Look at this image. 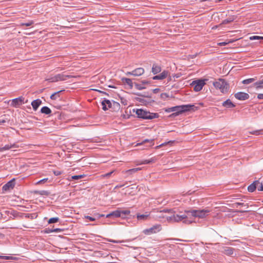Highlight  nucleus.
I'll use <instances>...</instances> for the list:
<instances>
[{"mask_svg": "<svg viewBox=\"0 0 263 263\" xmlns=\"http://www.w3.org/2000/svg\"><path fill=\"white\" fill-rule=\"evenodd\" d=\"M126 76H131V75H132V76H133V71H129V72H127L126 73Z\"/></svg>", "mask_w": 263, "mask_h": 263, "instance_id": "774afa93", "label": "nucleus"}, {"mask_svg": "<svg viewBox=\"0 0 263 263\" xmlns=\"http://www.w3.org/2000/svg\"><path fill=\"white\" fill-rule=\"evenodd\" d=\"M6 120H4V119H2V120H0V125H3L4 123H5L6 122Z\"/></svg>", "mask_w": 263, "mask_h": 263, "instance_id": "338daca9", "label": "nucleus"}, {"mask_svg": "<svg viewBox=\"0 0 263 263\" xmlns=\"http://www.w3.org/2000/svg\"><path fill=\"white\" fill-rule=\"evenodd\" d=\"M155 160V159L154 158H152L151 159H150L149 160H142L141 162V164H149V163L154 162Z\"/></svg>", "mask_w": 263, "mask_h": 263, "instance_id": "2f4dec72", "label": "nucleus"}, {"mask_svg": "<svg viewBox=\"0 0 263 263\" xmlns=\"http://www.w3.org/2000/svg\"><path fill=\"white\" fill-rule=\"evenodd\" d=\"M141 169L140 168H132V169H129L127 171H126V173L129 174H132L133 173H135L137 172H138V171L140 170Z\"/></svg>", "mask_w": 263, "mask_h": 263, "instance_id": "58836bf2", "label": "nucleus"}, {"mask_svg": "<svg viewBox=\"0 0 263 263\" xmlns=\"http://www.w3.org/2000/svg\"><path fill=\"white\" fill-rule=\"evenodd\" d=\"M141 83L142 85L148 84L151 83V82L147 80H143L141 81Z\"/></svg>", "mask_w": 263, "mask_h": 263, "instance_id": "13d9d810", "label": "nucleus"}, {"mask_svg": "<svg viewBox=\"0 0 263 263\" xmlns=\"http://www.w3.org/2000/svg\"><path fill=\"white\" fill-rule=\"evenodd\" d=\"M206 81H207L206 79H198L195 80L192 82L191 85L193 87V89L195 91L198 92L200 91L206 84Z\"/></svg>", "mask_w": 263, "mask_h": 263, "instance_id": "39448f33", "label": "nucleus"}, {"mask_svg": "<svg viewBox=\"0 0 263 263\" xmlns=\"http://www.w3.org/2000/svg\"><path fill=\"white\" fill-rule=\"evenodd\" d=\"M48 180V178H44V179H43L41 180H39V181H37L36 183V184H43V183H45V182H47V181Z\"/></svg>", "mask_w": 263, "mask_h": 263, "instance_id": "37998d69", "label": "nucleus"}, {"mask_svg": "<svg viewBox=\"0 0 263 263\" xmlns=\"http://www.w3.org/2000/svg\"><path fill=\"white\" fill-rule=\"evenodd\" d=\"M84 175H74L71 176L72 180H79L84 178Z\"/></svg>", "mask_w": 263, "mask_h": 263, "instance_id": "ea45409f", "label": "nucleus"}, {"mask_svg": "<svg viewBox=\"0 0 263 263\" xmlns=\"http://www.w3.org/2000/svg\"><path fill=\"white\" fill-rule=\"evenodd\" d=\"M134 95L136 96H138L139 97H143L146 98H151V96L149 95L148 92H144V94H142L141 93H134Z\"/></svg>", "mask_w": 263, "mask_h": 263, "instance_id": "4c0bfd02", "label": "nucleus"}, {"mask_svg": "<svg viewBox=\"0 0 263 263\" xmlns=\"http://www.w3.org/2000/svg\"><path fill=\"white\" fill-rule=\"evenodd\" d=\"M253 85L256 89L263 88V79L254 83Z\"/></svg>", "mask_w": 263, "mask_h": 263, "instance_id": "b1692460", "label": "nucleus"}, {"mask_svg": "<svg viewBox=\"0 0 263 263\" xmlns=\"http://www.w3.org/2000/svg\"><path fill=\"white\" fill-rule=\"evenodd\" d=\"M185 213H191V214H202L210 212V210L208 209H202V210H192L191 211H185Z\"/></svg>", "mask_w": 263, "mask_h": 263, "instance_id": "ddd939ff", "label": "nucleus"}, {"mask_svg": "<svg viewBox=\"0 0 263 263\" xmlns=\"http://www.w3.org/2000/svg\"><path fill=\"white\" fill-rule=\"evenodd\" d=\"M0 258L4 259H9L10 258L9 256H1L0 255Z\"/></svg>", "mask_w": 263, "mask_h": 263, "instance_id": "e2e57ef3", "label": "nucleus"}, {"mask_svg": "<svg viewBox=\"0 0 263 263\" xmlns=\"http://www.w3.org/2000/svg\"><path fill=\"white\" fill-rule=\"evenodd\" d=\"M33 24V22L32 21H31L29 22L28 23H22L21 24V26H30Z\"/></svg>", "mask_w": 263, "mask_h": 263, "instance_id": "49530a36", "label": "nucleus"}, {"mask_svg": "<svg viewBox=\"0 0 263 263\" xmlns=\"http://www.w3.org/2000/svg\"><path fill=\"white\" fill-rule=\"evenodd\" d=\"M250 133L252 135H255L256 136H258L260 135L263 134V129L256 130H253L252 132H250Z\"/></svg>", "mask_w": 263, "mask_h": 263, "instance_id": "473e14b6", "label": "nucleus"}, {"mask_svg": "<svg viewBox=\"0 0 263 263\" xmlns=\"http://www.w3.org/2000/svg\"><path fill=\"white\" fill-rule=\"evenodd\" d=\"M258 183H260L259 180L254 181L252 184H251L248 187V190L250 192H253L257 187Z\"/></svg>", "mask_w": 263, "mask_h": 263, "instance_id": "4468645a", "label": "nucleus"}, {"mask_svg": "<svg viewBox=\"0 0 263 263\" xmlns=\"http://www.w3.org/2000/svg\"><path fill=\"white\" fill-rule=\"evenodd\" d=\"M166 144H167V143H162V144H160V145H159L158 146H157L155 148L156 149L160 148V147H162L163 146L165 145Z\"/></svg>", "mask_w": 263, "mask_h": 263, "instance_id": "0e129e2a", "label": "nucleus"}, {"mask_svg": "<svg viewBox=\"0 0 263 263\" xmlns=\"http://www.w3.org/2000/svg\"><path fill=\"white\" fill-rule=\"evenodd\" d=\"M58 81H65L67 79L75 78V76L69 74H64V73H59L57 74Z\"/></svg>", "mask_w": 263, "mask_h": 263, "instance_id": "9b49d317", "label": "nucleus"}, {"mask_svg": "<svg viewBox=\"0 0 263 263\" xmlns=\"http://www.w3.org/2000/svg\"><path fill=\"white\" fill-rule=\"evenodd\" d=\"M59 220V218L58 217H52V218H50L48 220V223L49 224L54 223L58 222Z\"/></svg>", "mask_w": 263, "mask_h": 263, "instance_id": "c9c22d12", "label": "nucleus"}, {"mask_svg": "<svg viewBox=\"0 0 263 263\" xmlns=\"http://www.w3.org/2000/svg\"><path fill=\"white\" fill-rule=\"evenodd\" d=\"M222 106L227 108H233L235 107V105L230 99H227L226 101H224L222 103Z\"/></svg>", "mask_w": 263, "mask_h": 263, "instance_id": "412c9836", "label": "nucleus"}, {"mask_svg": "<svg viewBox=\"0 0 263 263\" xmlns=\"http://www.w3.org/2000/svg\"><path fill=\"white\" fill-rule=\"evenodd\" d=\"M235 18L236 17L234 15L229 16L228 18L224 20L222 22L221 24L225 25L229 24L234 21Z\"/></svg>", "mask_w": 263, "mask_h": 263, "instance_id": "bb28decb", "label": "nucleus"}, {"mask_svg": "<svg viewBox=\"0 0 263 263\" xmlns=\"http://www.w3.org/2000/svg\"><path fill=\"white\" fill-rule=\"evenodd\" d=\"M63 230H64L63 229H60V228L53 229V232H55V233L62 232L63 231Z\"/></svg>", "mask_w": 263, "mask_h": 263, "instance_id": "5fc2aeb1", "label": "nucleus"}, {"mask_svg": "<svg viewBox=\"0 0 263 263\" xmlns=\"http://www.w3.org/2000/svg\"><path fill=\"white\" fill-rule=\"evenodd\" d=\"M136 99L137 101H138V102H139L141 103L146 104L147 103V101L144 99H143L141 98H136Z\"/></svg>", "mask_w": 263, "mask_h": 263, "instance_id": "c03bdc74", "label": "nucleus"}, {"mask_svg": "<svg viewBox=\"0 0 263 263\" xmlns=\"http://www.w3.org/2000/svg\"><path fill=\"white\" fill-rule=\"evenodd\" d=\"M101 104H102V109L104 110V111H106L108 109V108L107 107V105H106V102H104V100L101 102Z\"/></svg>", "mask_w": 263, "mask_h": 263, "instance_id": "a18cd8bd", "label": "nucleus"}, {"mask_svg": "<svg viewBox=\"0 0 263 263\" xmlns=\"http://www.w3.org/2000/svg\"><path fill=\"white\" fill-rule=\"evenodd\" d=\"M15 184V179L13 178V179L8 181L3 186L2 190L3 192H6L12 190L14 188Z\"/></svg>", "mask_w": 263, "mask_h": 263, "instance_id": "1a4fd4ad", "label": "nucleus"}, {"mask_svg": "<svg viewBox=\"0 0 263 263\" xmlns=\"http://www.w3.org/2000/svg\"><path fill=\"white\" fill-rule=\"evenodd\" d=\"M104 102H106L108 109L112 108V103H111L109 100L105 99Z\"/></svg>", "mask_w": 263, "mask_h": 263, "instance_id": "79ce46f5", "label": "nucleus"}, {"mask_svg": "<svg viewBox=\"0 0 263 263\" xmlns=\"http://www.w3.org/2000/svg\"><path fill=\"white\" fill-rule=\"evenodd\" d=\"M41 112L45 115H49L51 112V109L47 106H44L41 109Z\"/></svg>", "mask_w": 263, "mask_h": 263, "instance_id": "c85d7f7f", "label": "nucleus"}, {"mask_svg": "<svg viewBox=\"0 0 263 263\" xmlns=\"http://www.w3.org/2000/svg\"><path fill=\"white\" fill-rule=\"evenodd\" d=\"M130 211L129 210H121L120 208H118V210L111 212L109 214H130Z\"/></svg>", "mask_w": 263, "mask_h": 263, "instance_id": "4be33fe9", "label": "nucleus"}, {"mask_svg": "<svg viewBox=\"0 0 263 263\" xmlns=\"http://www.w3.org/2000/svg\"><path fill=\"white\" fill-rule=\"evenodd\" d=\"M44 232L47 234L53 233V229L46 228L44 230Z\"/></svg>", "mask_w": 263, "mask_h": 263, "instance_id": "de8ad7c7", "label": "nucleus"}, {"mask_svg": "<svg viewBox=\"0 0 263 263\" xmlns=\"http://www.w3.org/2000/svg\"><path fill=\"white\" fill-rule=\"evenodd\" d=\"M250 40H260L261 39V37L260 36H252L250 37Z\"/></svg>", "mask_w": 263, "mask_h": 263, "instance_id": "3c124183", "label": "nucleus"}, {"mask_svg": "<svg viewBox=\"0 0 263 263\" xmlns=\"http://www.w3.org/2000/svg\"><path fill=\"white\" fill-rule=\"evenodd\" d=\"M18 146L15 144H7V145H5L4 147H2L1 148V149L2 151H6V150H8L11 148H17Z\"/></svg>", "mask_w": 263, "mask_h": 263, "instance_id": "cd10ccee", "label": "nucleus"}, {"mask_svg": "<svg viewBox=\"0 0 263 263\" xmlns=\"http://www.w3.org/2000/svg\"><path fill=\"white\" fill-rule=\"evenodd\" d=\"M25 98L21 96L12 100L11 106L15 108L19 107L21 105L24 103Z\"/></svg>", "mask_w": 263, "mask_h": 263, "instance_id": "0eeeda50", "label": "nucleus"}, {"mask_svg": "<svg viewBox=\"0 0 263 263\" xmlns=\"http://www.w3.org/2000/svg\"><path fill=\"white\" fill-rule=\"evenodd\" d=\"M37 215H32V214L26 215V217H28V218H31V219H34V218H36Z\"/></svg>", "mask_w": 263, "mask_h": 263, "instance_id": "864d4df0", "label": "nucleus"}, {"mask_svg": "<svg viewBox=\"0 0 263 263\" xmlns=\"http://www.w3.org/2000/svg\"><path fill=\"white\" fill-rule=\"evenodd\" d=\"M195 108L196 109L197 108L194 105H183L179 106H176L173 107V112L174 113L172 114L169 116V117H175L178 116L180 114H181L183 112L190 111V110H195Z\"/></svg>", "mask_w": 263, "mask_h": 263, "instance_id": "f03ea898", "label": "nucleus"}, {"mask_svg": "<svg viewBox=\"0 0 263 263\" xmlns=\"http://www.w3.org/2000/svg\"><path fill=\"white\" fill-rule=\"evenodd\" d=\"M146 143H149V146H152L154 145V142L153 139L149 140V139H145L143 140L142 142L140 143H138L136 145V146L143 145Z\"/></svg>", "mask_w": 263, "mask_h": 263, "instance_id": "5701e85b", "label": "nucleus"}, {"mask_svg": "<svg viewBox=\"0 0 263 263\" xmlns=\"http://www.w3.org/2000/svg\"><path fill=\"white\" fill-rule=\"evenodd\" d=\"M157 212H164V213H176L177 212L176 209H166L164 208L162 210H161L160 211H157Z\"/></svg>", "mask_w": 263, "mask_h": 263, "instance_id": "a878e982", "label": "nucleus"}, {"mask_svg": "<svg viewBox=\"0 0 263 263\" xmlns=\"http://www.w3.org/2000/svg\"><path fill=\"white\" fill-rule=\"evenodd\" d=\"M161 71V67L156 64H154L152 68V72L154 74H156Z\"/></svg>", "mask_w": 263, "mask_h": 263, "instance_id": "6ab92c4d", "label": "nucleus"}, {"mask_svg": "<svg viewBox=\"0 0 263 263\" xmlns=\"http://www.w3.org/2000/svg\"><path fill=\"white\" fill-rule=\"evenodd\" d=\"M85 217L86 218H87V219H89L90 221H93L96 219V218L95 217H90L89 216H85Z\"/></svg>", "mask_w": 263, "mask_h": 263, "instance_id": "6e6d98bb", "label": "nucleus"}, {"mask_svg": "<svg viewBox=\"0 0 263 263\" xmlns=\"http://www.w3.org/2000/svg\"><path fill=\"white\" fill-rule=\"evenodd\" d=\"M206 215H171L165 216L161 215L159 217V220L163 223H174L180 221L189 224L193 222L200 223L206 218Z\"/></svg>", "mask_w": 263, "mask_h": 263, "instance_id": "f257e3e1", "label": "nucleus"}, {"mask_svg": "<svg viewBox=\"0 0 263 263\" xmlns=\"http://www.w3.org/2000/svg\"><path fill=\"white\" fill-rule=\"evenodd\" d=\"M42 101L40 99H36L31 102V105L34 110L36 111L39 108V106L41 104Z\"/></svg>", "mask_w": 263, "mask_h": 263, "instance_id": "f3484780", "label": "nucleus"}, {"mask_svg": "<svg viewBox=\"0 0 263 263\" xmlns=\"http://www.w3.org/2000/svg\"><path fill=\"white\" fill-rule=\"evenodd\" d=\"M160 91L159 88H155L153 89V92L154 93H157Z\"/></svg>", "mask_w": 263, "mask_h": 263, "instance_id": "680f3d73", "label": "nucleus"}, {"mask_svg": "<svg viewBox=\"0 0 263 263\" xmlns=\"http://www.w3.org/2000/svg\"><path fill=\"white\" fill-rule=\"evenodd\" d=\"M106 215V218H110L112 220H116L117 218H121L122 219H128L129 217H126L127 215H99L98 218L103 217ZM131 216V215H127Z\"/></svg>", "mask_w": 263, "mask_h": 263, "instance_id": "6e6552de", "label": "nucleus"}, {"mask_svg": "<svg viewBox=\"0 0 263 263\" xmlns=\"http://www.w3.org/2000/svg\"><path fill=\"white\" fill-rule=\"evenodd\" d=\"M168 73H169V72L168 71L164 70L160 74L155 76H154L153 77V79L154 80H163L167 77Z\"/></svg>", "mask_w": 263, "mask_h": 263, "instance_id": "f8f14e48", "label": "nucleus"}, {"mask_svg": "<svg viewBox=\"0 0 263 263\" xmlns=\"http://www.w3.org/2000/svg\"><path fill=\"white\" fill-rule=\"evenodd\" d=\"M257 78H249L246 80H244L242 81V83L243 84H249L252 83H253L255 82V80H256Z\"/></svg>", "mask_w": 263, "mask_h": 263, "instance_id": "c756f323", "label": "nucleus"}, {"mask_svg": "<svg viewBox=\"0 0 263 263\" xmlns=\"http://www.w3.org/2000/svg\"><path fill=\"white\" fill-rule=\"evenodd\" d=\"M258 191H263V184L262 182H260V183H258V185L257 187Z\"/></svg>", "mask_w": 263, "mask_h": 263, "instance_id": "09e8293b", "label": "nucleus"}, {"mask_svg": "<svg viewBox=\"0 0 263 263\" xmlns=\"http://www.w3.org/2000/svg\"><path fill=\"white\" fill-rule=\"evenodd\" d=\"M144 72V69L143 68H137L133 70V76H140Z\"/></svg>", "mask_w": 263, "mask_h": 263, "instance_id": "2eb2a0df", "label": "nucleus"}, {"mask_svg": "<svg viewBox=\"0 0 263 263\" xmlns=\"http://www.w3.org/2000/svg\"><path fill=\"white\" fill-rule=\"evenodd\" d=\"M135 87L136 89L138 90H142L145 89V87L143 86V85L141 84H138L137 83H134Z\"/></svg>", "mask_w": 263, "mask_h": 263, "instance_id": "e433bc0d", "label": "nucleus"}, {"mask_svg": "<svg viewBox=\"0 0 263 263\" xmlns=\"http://www.w3.org/2000/svg\"><path fill=\"white\" fill-rule=\"evenodd\" d=\"M163 109L164 110V111L165 112H173V110H174L173 109V107H170V108H164Z\"/></svg>", "mask_w": 263, "mask_h": 263, "instance_id": "603ef678", "label": "nucleus"}, {"mask_svg": "<svg viewBox=\"0 0 263 263\" xmlns=\"http://www.w3.org/2000/svg\"><path fill=\"white\" fill-rule=\"evenodd\" d=\"M47 81H48L49 82H58L57 74L53 77H51L49 78L46 79L45 80Z\"/></svg>", "mask_w": 263, "mask_h": 263, "instance_id": "f704fd0d", "label": "nucleus"}, {"mask_svg": "<svg viewBox=\"0 0 263 263\" xmlns=\"http://www.w3.org/2000/svg\"><path fill=\"white\" fill-rule=\"evenodd\" d=\"M64 90H65L63 89V90H60V91H58L57 92L53 93L52 95H51L50 99L53 100H55L60 98V93L61 92L64 91Z\"/></svg>", "mask_w": 263, "mask_h": 263, "instance_id": "393cba45", "label": "nucleus"}, {"mask_svg": "<svg viewBox=\"0 0 263 263\" xmlns=\"http://www.w3.org/2000/svg\"><path fill=\"white\" fill-rule=\"evenodd\" d=\"M213 85L223 93L228 92L229 89V84L224 79H219L217 81L213 82Z\"/></svg>", "mask_w": 263, "mask_h": 263, "instance_id": "20e7f679", "label": "nucleus"}, {"mask_svg": "<svg viewBox=\"0 0 263 263\" xmlns=\"http://www.w3.org/2000/svg\"><path fill=\"white\" fill-rule=\"evenodd\" d=\"M223 249L222 252L226 255L230 256L233 254L234 249L229 247H224Z\"/></svg>", "mask_w": 263, "mask_h": 263, "instance_id": "dca6fc26", "label": "nucleus"}, {"mask_svg": "<svg viewBox=\"0 0 263 263\" xmlns=\"http://www.w3.org/2000/svg\"><path fill=\"white\" fill-rule=\"evenodd\" d=\"M135 112L138 118L144 120H152L159 117L158 113L150 112L142 109H136Z\"/></svg>", "mask_w": 263, "mask_h": 263, "instance_id": "7ed1b4c3", "label": "nucleus"}, {"mask_svg": "<svg viewBox=\"0 0 263 263\" xmlns=\"http://www.w3.org/2000/svg\"><path fill=\"white\" fill-rule=\"evenodd\" d=\"M113 172H114L113 171H111V172H110L109 173H108L105 174L104 176L105 177H109V176H110L111 175V174L113 173Z\"/></svg>", "mask_w": 263, "mask_h": 263, "instance_id": "69168bd1", "label": "nucleus"}, {"mask_svg": "<svg viewBox=\"0 0 263 263\" xmlns=\"http://www.w3.org/2000/svg\"><path fill=\"white\" fill-rule=\"evenodd\" d=\"M121 81L122 83H123L124 84H127L129 86V88L132 89L133 87V83L132 82V79L126 78H122L121 79Z\"/></svg>", "mask_w": 263, "mask_h": 263, "instance_id": "a211bd4d", "label": "nucleus"}, {"mask_svg": "<svg viewBox=\"0 0 263 263\" xmlns=\"http://www.w3.org/2000/svg\"><path fill=\"white\" fill-rule=\"evenodd\" d=\"M168 97V95L166 93H162L160 95V98L163 99H165Z\"/></svg>", "mask_w": 263, "mask_h": 263, "instance_id": "8fccbe9b", "label": "nucleus"}, {"mask_svg": "<svg viewBox=\"0 0 263 263\" xmlns=\"http://www.w3.org/2000/svg\"><path fill=\"white\" fill-rule=\"evenodd\" d=\"M32 193L34 194H39L42 196H49L50 194V192L48 191L42 190V191H33Z\"/></svg>", "mask_w": 263, "mask_h": 263, "instance_id": "aec40b11", "label": "nucleus"}, {"mask_svg": "<svg viewBox=\"0 0 263 263\" xmlns=\"http://www.w3.org/2000/svg\"><path fill=\"white\" fill-rule=\"evenodd\" d=\"M53 174L55 175V176H59L62 173L61 171H53Z\"/></svg>", "mask_w": 263, "mask_h": 263, "instance_id": "4d7b16f0", "label": "nucleus"}, {"mask_svg": "<svg viewBox=\"0 0 263 263\" xmlns=\"http://www.w3.org/2000/svg\"><path fill=\"white\" fill-rule=\"evenodd\" d=\"M109 241L114 242V243H120L122 242L121 241H118V240H112V239L109 240Z\"/></svg>", "mask_w": 263, "mask_h": 263, "instance_id": "052dcab7", "label": "nucleus"}, {"mask_svg": "<svg viewBox=\"0 0 263 263\" xmlns=\"http://www.w3.org/2000/svg\"><path fill=\"white\" fill-rule=\"evenodd\" d=\"M234 42V40H231L228 42H223L218 43V45L219 46H223L228 45L229 43H232Z\"/></svg>", "mask_w": 263, "mask_h": 263, "instance_id": "a19ab883", "label": "nucleus"}, {"mask_svg": "<svg viewBox=\"0 0 263 263\" xmlns=\"http://www.w3.org/2000/svg\"><path fill=\"white\" fill-rule=\"evenodd\" d=\"M160 224H156L153 227L143 230V233L146 235H151L160 232L161 230Z\"/></svg>", "mask_w": 263, "mask_h": 263, "instance_id": "423d86ee", "label": "nucleus"}, {"mask_svg": "<svg viewBox=\"0 0 263 263\" xmlns=\"http://www.w3.org/2000/svg\"><path fill=\"white\" fill-rule=\"evenodd\" d=\"M234 97L237 99L241 101L246 100L249 98V95L248 93L241 91L235 93Z\"/></svg>", "mask_w": 263, "mask_h": 263, "instance_id": "9d476101", "label": "nucleus"}, {"mask_svg": "<svg viewBox=\"0 0 263 263\" xmlns=\"http://www.w3.org/2000/svg\"><path fill=\"white\" fill-rule=\"evenodd\" d=\"M120 104L119 103L113 101L112 102V108L115 111L119 110L120 108Z\"/></svg>", "mask_w": 263, "mask_h": 263, "instance_id": "7c9ffc66", "label": "nucleus"}, {"mask_svg": "<svg viewBox=\"0 0 263 263\" xmlns=\"http://www.w3.org/2000/svg\"><path fill=\"white\" fill-rule=\"evenodd\" d=\"M257 98L259 100H263V93L258 94Z\"/></svg>", "mask_w": 263, "mask_h": 263, "instance_id": "bf43d9fd", "label": "nucleus"}, {"mask_svg": "<svg viewBox=\"0 0 263 263\" xmlns=\"http://www.w3.org/2000/svg\"><path fill=\"white\" fill-rule=\"evenodd\" d=\"M149 215H137V219L138 220H144L147 219Z\"/></svg>", "mask_w": 263, "mask_h": 263, "instance_id": "72a5a7b5", "label": "nucleus"}]
</instances>
